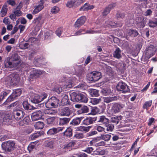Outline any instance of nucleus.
<instances>
[{
	"label": "nucleus",
	"mask_w": 157,
	"mask_h": 157,
	"mask_svg": "<svg viewBox=\"0 0 157 157\" xmlns=\"http://www.w3.org/2000/svg\"><path fill=\"white\" fill-rule=\"evenodd\" d=\"M36 143L35 142L31 143L30 144L28 147V149L29 151L30 152L33 149L35 148Z\"/></svg>",
	"instance_id": "53"
},
{
	"label": "nucleus",
	"mask_w": 157,
	"mask_h": 157,
	"mask_svg": "<svg viewBox=\"0 0 157 157\" xmlns=\"http://www.w3.org/2000/svg\"><path fill=\"white\" fill-rule=\"evenodd\" d=\"M47 96V94L45 93L41 94L40 95L35 94L33 98H31L30 101L33 103H39L46 98Z\"/></svg>",
	"instance_id": "8"
},
{
	"label": "nucleus",
	"mask_w": 157,
	"mask_h": 157,
	"mask_svg": "<svg viewBox=\"0 0 157 157\" xmlns=\"http://www.w3.org/2000/svg\"><path fill=\"white\" fill-rule=\"evenodd\" d=\"M29 121V117L27 116L24 117L22 120L19 121L18 124L20 126H25L28 124Z\"/></svg>",
	"instance_id": "27"
},
{
	"label": "nucleus",
	"mask_w": 157,
	"mask_h": 157,
	"mask_svg": "<svg viewBox=\"0 0 157 157\" xmlns=\"http://www.w3.org/2000/svg\"><path fill=\"white\" fill-rule=\"evenodd\" d=\"M94 8L93 5H90L88 3H86L83 6L81 7L80 9V10H88L92 9Z\"/></svg>",
	"instance_id": "30"
},
{
	"label": "nucleus",
	"mask_w": 157,
	"mask_h": 157,
	"mask_svg": "<svg viewBox=\"0 0 157 157\" xmlns=\"http://www.w3.org/2000/svg\"><path fill=\"white\" fill-rule=\"evenodd\" d=\"M43 73V71L40 70H34L32 72L31 76L33 77L36 78L39 77Z\"/></svg>",
	"instance_id": "28"
},
{
	"label": "nucleus",
	"mask_w": 157,
	"mask_h": 157,
	"mask_svg": "<svg viewBox=\"0 0 157 157\" xmlns=\"http://www.w3.org/2000/svg\"><path fill=\"white\" fill-rule=\"evenodd\" d=\"M101 101L100 98H92L90 100V102L93 105H97Z\"/></svg>",
	"instance_id": "47"
},
{
	"label": "nucleus",
	"mask_w": 157,
	"mask_h": 157,
	"mask_svg": "<svg viewBox=\"0 0 157 157\" xmlns=\"http://www.w3.org/2000/svg\"><path fill=\"white\" fill-rule=\"evenodd\" d=\"M110 12L109 10L106 7L104 10L103 13V15L104 16H106Z\"/></svg>",
	"instance_id": "64"
},
{
	"label": "nucleus",
	"mask_w": 157,
	"mask_h": 157,
	"mask_svg": "<svg viewBox=\"0 0 157 157\" xmlns=\"http://www.w3.org/2000/svg\"><path fill=\"white\" fill-rule=\"evenodd\" d=\"M72 113V111L67 107L62 108L60 111V114L63 116L69 117L71 115Z\"/></svg>",
	"instance_id": "14"
},
{
	"label": "nucleus",
	"mask_w": 157,
	"mask_h": 157,
	"mask_svg": "<svg viewBox=\"0 0 157 157\" xmlns=\"http://www.w3.org/2000/svg\"><path fill=\"white\" fill-rule=\"evenodd\" d=\"M116 88L118 91L125 93L128 92L129 89L127 84L123 82H119L116 86Z\"/></svg>",
	"instance_id": "12"
},
{
	"label": "nucleus",
	"mask_w": 157,
	"mask_h": 157,
	"mask_svg": "<svg viewBox=\"0 0 157 157\" xmlns=\"http://www.w3.org/2000/svg\"><path fill=\"white\" fill-rule=\"evenodd\" d=\"M121 51L119 48H117L113 53V56L118 59H119L121 58Z\"/></svg>",
	"instance_id": "34"
},
{
	"label": "nucleus",
	"mask_w": 157,
	"mask_h": 157,
	"mask_svg": "<svg viewBox=\"0 0 157 157\" xmlns=\"http://www.w3.org/2000/svg\"><path fill=\"white\" fill-rule=\"evenodd\" d=\"M97 117H89L85 119L82 121L83 124L88 125L92 124L97 120Z\"/></svg>",
	"instance_id": "18"
},
{
	"label": "nucleus",
	"mask_w": 157,
	"mask_h": 157,
	"mask_svg": "<svg viewBox=\"0 0 157 157\" xmlns=\"http://www.w3.org/2000/svg\"><path fill=\"white\" fill-rule=\"evenodd\" d=\"M125 13L124 12H121L119 11L117 12V19H123L125 16Z\"/></svg>",
	"instance_id": "54"
},
{
	"label": "nucleus",
	"mask_w": 157,
	"mask_h": 157,
	"mask_svg": "<svg viewBox=\"0 0 157 157\" xmlns=\"http://www.w3.org/2000/svg\"><path fill=\"white\" fill-rule=\"evenodd\" d=\"M21 7L20 6H17V7L13 11V13L11 14L9 17L13 21H15L16 17H18L22 15V12L21 10Z\"/></svg>",
	"instance_id": "11"
},
{
	"label": "nucleus",
	"mask_w": 157,
	"mask_h": 157,
	"mask_svg": "<svg viewBox=\"0 0 157 157\" xmlns=\"http://www.w3.org/2000/svg\"><path fill=\"white\" fill-rule=\"evenodd\" d=\"M77 80V78L75 77H72L69 78L68 82H67L65 84L64 88H70L74 86Z\"/></svg>",
	"instance_id": "16"
},
{
	"label": "nucleus",
	"mask_w": 157,
	"mask_h": 157,
	"mask_svg": "<svg viewBox=\"0 0 157 157\" xmlns=\"http://www.w3.org/2000/svg\"><path fill=\"white\" fill-rule=\"evenodd\" d=\"M121 119V116H116L112 117L111 118V121L112 123H115L117 124L119 123V120Z\"/></svg>",
	"instance_id": "46"
},
{
	"label": "nucleus",
	"mask_w": 157,
	"mask_h": 157,
	"mask_svg": "<svg viewBox=\"0 0 157 157\" xmlns=\"http://www.w3.org/2000/svg\"><path fill=\"white\" fill-rule=\"evenodd\" d=\"M43 134L42 131H40L39 132H37L35 133H34L31 135L30 137L32 139L34 140L40 136L43 135Z\"/></svg>",
	"instance_id": "41"
},
{
	"label": "nucleus",
	"mask_w": 157,
	"mask_h": 157,
	"mask_svg": "<svg viewBox=\"0 0 157 157\" xmlns=\"http://www.w3.org/2000/svg\"><path fill=\"white\" fill-rule=\"evenodd\" d=\"M44 115L43 113L40 110H38L33 113L31 114L33 121H36L42 118Z\"/></svg>",
	"instance_id": "15"
},
{
	"label": "nucleus",
	"mask_w": 157,
	"mask_h": 157,
	"mask_svg": "<svg viewBox=\"0 0 157 157\" xmlns=\"http://www.w3.org/2000/svg\"><path fill=\"white\" fill-rule=\"evenodd\" d=\"M91 128V126H88L87 127L80 126L76 128L75 130L76 131H81L82 132H84L86 133L88 132Z\"/></svg>",
	"instance_id": "24"
},
{
	"label": "nucleus",
	"mask_w": 157,
	"mask_h": 157,
	"mask_svg": "<svg viewBox=\"0 0 157 157\" xmlns=\"http://www.w3.org/2000/svg\"><path fill=\"white\" fill-rule=\"evenodd\" d=\"M145 59H148L152 56L156 51V48L154 46L150 45L146 49Z\"/></svg>",
	"instance_id": "10"
},
{
	"label": "nucleus",
	"mask_w": 157,
	"mask_h": 157,
	"mask_svg": "<svg viewBox=\"0 0 157 157\" xmlns=\"http://www.w3.org/2000/svg\"><path fill=\"white\" fill-rule=\"evenodd\" d=\"M25 114L22 109L16 108L13 110V115L14 119L17 121L22 119Z\"/></svg>",
	"instance_id": "7"
},
{
	"label": "nucleus",
	"mask_w": 157,
	"mask_h": 157,
	"mask_svg": "<svg viewBox=\"0 0 157 157\" xmlns=\"http://www.w3.org/2000/svg\"><path fill=\"white\" fill-rule=\"evenodd\" d=\"M59 9L58 7L56 6H54L51 9V12L53 14H56L58 12Z\"/></svg>",
	"instance_id": "57"
},
{
	"label": "nucleus",
	"mask_w": 157,
	"mask_h": 157,
	"mask_svg": "<svg viewBox=\"0 0 157 157\" xmlns=\"http://www.w3.org/2000/svg\"><path fill=\"white\" fill-rule=\"evenodd\" d=\"M21 89L16 90L9 97L6 101L3 103V105H7L9 102L13 100L18 96H19L21 94Z\"/></svg>",
	"instance_id": "9"
},
{
	"label": "nucleus",
	"mask_w": 157,
	"mask_h": 157,
	"mask_svg": "<svg viewBox=\"0 0 157 157\" xmlns=\"http://www.w3.org/2000/svg\"><path fill=\"white\" fill-rule=\"evenodd\" d=\"M74 137L77 139H82L84 138V136L82 133L76 132Z\"/></svg>",
	"instance_id": "52"
},
{
	"label": "nucleus",
	"mask_w": 157,
	"mask_h": 157,
	"mask_svg": "<svg viewBox=\"0 0 157 157\" xmlns=\"http://www.w3.org/2000/svg\"><path fill=\"white\" fill-rule=\"evenodd\" d=\"M57 113V111L55 109H47L45 111V113L46 114L55 115Z\"/></svg>",
	"instance_id": "48"
},
{
	"label": "nucleus",
	"mask_w": 157,
	"mask_h": 157,
	"mask_svg": "<svg viewBox=\"0 0 157 157\" xmlns=\"http://www.w3.org/2000/svg\"><path fill=\"white\" fill-rule=\"evenodd\" d=\"M92 142L96 147L104 146L105 145V142L103 141L98 140V139L93 140Z\"/></svg>",
	"instance_id": "25"
},
{
	"label": "nucleus",
	"mask_w": 157,
	"mask_h": 157,
	"mask_svg": "<svg viewBox=\"0 0 157 157\" xmlns=\"http://www.w3.org/2000/svg\"><path fill=\"white\" fill-rule=\"evenodd\" d=\"M23 105L24 108L27 110L35 109V108L29 104L27 101H24L23 103Z\"/></svg>",
	"instance_id": "29"
},
{
	"label": "nucleus",
	"mask_w": 157,
	"mask_h": 157,
	"mask_svg": "<svg viewBox=\"0 0 157 157\" xmlns=\"http://www.w3.org/2000/svg\"><path fill=\"white\" fill-rule=\"evenodd\" d=\"M145 22L144 19L143 18H140L139 21L137 24V27L140 28H143L145 26Z\"/></svg>",
	"instance_id": "32"
},
{
	"label": "nucleus",
	"mask_w": 157,
	"mask_h": 157,
	"mask_svg": "<svg viewBox=\"0 0 157 157\" xmlns=\"http://www.w3.org/2000/svg\"><path fill=\"white\" fill-rule=\"evenodd\" d=\"M83 118V117H77L75 118L70 122V124L73 126L78 125L80 123Z\"/></svg>",
	"instance_id": "21"
},
{
	"label": "nucleus",
	"mask_w": 157,
	"mask_h": 157,
	"mask_svg": "<svg viewBox=\"0 0 157 157\" xmlns=\"http://www.w3.org/2000/svg\"><path fill=\"white\" fill-rule=\"evenodd\" d=\"M59 100L55 97H52L46 102V107L48 108L56 107L59 103Z\"/></svg>",
	"instance_id": "5"
},
{
	"label": "nucleus",
	"mask_w": 157,
	"mask_h": 157,
	"mask_svg": "<svg viewBox=\"0 0 157 157\" xmlns=\"http://www.w3.org/2000/svg\"><path fill=\"white\" fill-rule=\"evenodd\" d=\"M89 92L92 96L97 97L99 95L98 91L94 89L89 90Z\"/></svg>",
	"instance_id": "40"
},
{
	"label": "nucleus",
	"mask_w": 157,
	"mask_h": 157,
	"mask_svg": "<svg viewBox=\"0 0 157 157\" xmlns=\"http://www.w3.org/2000/svg\"><path fill=\"white\" fill-rule=\"evenodd\" d=\"M80 113H87L89 111V108L86 105H82L81 109L79 110Z\"/></svg>",
	"instance_id": "45"
},
{
	"label": "nucleus",
	"mask_w": 157,
	"mask_h": 157,
	"mask_svg": "<svg viewBox=\"0 0 157 157\" xmlns=\"http://www.w3.org/2000/svg\"><path fill=\"white\" fill-rule=\"evenodd\" d=\"M105 125V130L107 132H112L114 128V126L113 124H106Z\"/></svg>",
	"instance_id": "44"
},
{
	"label": "nucleus",
	"mask_w": 157,
	"mask_h": 157,
	"mask_svg": "<svg viewBox=\"0 0 157 157\" xmlns=\"http://www.w3.org/2000/svg\"><path fill=\"white\" fill-rule=\"evenodd\" d=\"M20 61H13L12 62L7 61L5 63L4 65L6 68H9L10 70H13L17 68L20 65Z\"/></svg>",
	"instance_id": "6"
},
{
	"label": "nucleus",
	"mask_w": 157,
	"mask_h": 157,
	"mask_svg": "<svg viewBox=\"0 0 157 157\" xmlns=\"http://www.w3.org/2000/svg\"><path fill=\"white\" fill-rule=\"evenodd\" d=\"M109 120L105 116H101L98 118V122L101 123L105 125L109 123Z\"/></svg>",
	"instance_id": "22"
},
{
	"label": "nucleus",
	"mask_w": 157,
	"mask_h": 157,
	"mask_svg": "<svg viewBox=\"0 0 157 157\" xmlns=\"http://www.w3.org/2000/svg\"><path fill=\"white\" fill-rule=\"evenodd\" d=\"M20 77L17 74H12L6 77V81L10 85H16L19 81Z\"/></svg>",
	"instance_id": "3"
},
{
	"label": "nucleus",
	"mask_w": 157,
	"mask_h": 157,
	"mask_svg": "<svg viewBox=\"0 0 157 157\" xmlns=\"http://www.w3.org/2000/svg\"><path fill=\"white\" fill-rule=\"evenodd\" d=\"M86 77L88 80L94 82L101 78V73L97 71L92 72L87 75Z\"/></svg>",
	"instance_id": "4"
},
{
	"label": "nucleus",
	"mask_w": 157,
	"mask_h": 157,
	"mask_svg": "<svg viewBox=\"0 0 157 157\" xmlns=\"http://www.w3.org/2000/svg\"><path fill=\"white\" fill-rule=\"evenodd\" d=\"M86 20V18L85 16H82L79 17L76 21L75 24V26L78 28L83 25Z\"/></svg>",
	"instance_id": "17"
},
{
	"label": "nucleus",
	"mask_w": 157,
	"mask_h": 157,
	"mask_svg": "<svg viewBox=\"0 0 157 157\" xmlns=\"http://www.w3.org/2000/svg\"><path fill=\"white\" fill-rule=\"evenodd\" d=\"M20 104V103L18 101H16L15 102L11 104L8 106L9 108H13L14 107V110L16 108H18L17 107L19 106Z\"/></svg>",
	"instance_id": "51"
},
{
	"label": "nucleus",
	"mask_w": 157,
	"mask_h": 157,
	"mask_svg": "<svg viewBox=\"0 0 157 157\" xmlns=\"http://www.w3.org/2000/svg\"><path fill=\"white\" fill-rule=\"evenodd\" d=\"M7 6L5 5H4L0 11L1 16L2 17L5 16L7 13Z\"/></svg>",
	"instance_id": "37"
},
{
	"label": "nucleus",
	"mask_w": 157,
	"mask_h": 157,
	"mask_svg": "<svg viewBox=\"0 0 157 157\" xmlns=\"http://www.w3.org/2000/svg\"><path fill=\"white\" fill-rule=\"evenodd\" d=\"M63 135L67 137H71L72 136V130L70 128H68L63 132Z\"/></svg>",
	"instance_id": "36"
},
{
	"label": "nucleus",
	"mask_w": 157,
	"mask_h": 157,
	"mask_svg": "<svg viewBox=\"0 0 157 157\" xmlns=\"http://www.w3.org/2000/svg\"><path fill=\"white\" fill-rule=\"evenodd\" d=\"M124 107V105L123 104L116 103L113 104L111 110L113 113L115 114L120 112L121 109Z\"/></svg>",
	"instance_id": "13"
},
{
	"label": "nucleus",
	"mask_w": 157,
	"mask_h": 157,
	"mask_svg": "<svg viewBox=\"0 0 157 157\" xmlns=\"http://www.w3.org/2000/svg\"><path fill=\"white\" fill-rule=\"evenodd\" d=\"M90 114L92 115H95L100 112L99 109L96 107H91Z\"/></svg>",
	"instance_id": "42"
},
{
	"label": "nucleus",
	"mask_w": 157,
	"mask_h": 157,
	"mask_svg": "<svg viewBox=\"0 0 157 157\" xmlns=\"http://www.w3.org/2000/svg\"><path fill=\"white\" fill-rule=\"evenodd\" d=\"M55 128H53L49 129L47 132V133L48 135H53L56 133Z\"/></svg>",
	"instance_id": "63"
},
{
	"label": "nucleus",
	"mask_w": 157,
	"mask_h": 157,
	"mask_svg": "<svg viewBox=\"0 0 157 157\" xmlns=\"http://www.w3.org/2000/svg\"><path fill=\"white\" fill-rule=\"evenodd\" d=\"M33 22L38 26H40L43 23V21L41 19V17L39 16L36 17L33 21Z\"/></svg>",
	"instance_id": "38"
},
{
	"label": "nucleus",
	"mask_w": 157,
	"mask_h": 157,
	"mask_svg": "<svg viewBox=\"0 0 157 157\" xmlns=\"http://www.w3.org/2000/svg\"><path fill=\"white\" fill-rule=\"evenodd\" d=\"M101 93L104 95H107L110 93V90L108 88L104 87L101 89Z\"/></svg>",
	"instance_id": "43"
},
{
	"label": "nucleus",
	"mask_w": 157,
	"mask_h": 157,
	"mask_svg": "<svg viewBox=\"0 0 157 157\" xmlns=\"http://www.w3.org/2000/svg\"><path fill=\"white\" fill-rule=\"evenodd\" d=\"M1 146L5 152L9 154L12 153L17 147V145L14 141L9 140L2 143Z\"/></svg>",
	"instance_id": "2"
},
{
	"label": "nucleus",
	"mask_w": 157,
	"mask_h": 157,
	"mask_svg": "<svg viewBox=\"0 0 157 157\" xmlns=\"http://www.w3.org/2000/svg\"><path fill=\"white\" fill-rule=\"evenodd\" d=\"M34 9L33 12V14H35L38 13L44 8V6L42 4H40L37 6H34Z\"/></svg>",
	"instance_id": "26"
},
{
	"label": "nucleus",
	"mask_w": 157,
	"mask_h": 157,
	"mask_svg": "<svg viewBox=\"0 0 157 157\" xmlns=\"http://www.w3.org/2000/svg\"><path fill=\"white\" fill-rule=\"evenodd\" d=\"M95 128L96 130L99 132H102L103 131H104L105 130L104 128L99 125L96 126L95 127Z\"/></svg>",
	"instance_id": "62"
},
{
	"label": "nucleus",
	"mask_w": 157,
	"mask_h": 157,
	"mask_svg": "<svg viewBox=\"0 0 157 157\" xmlns=\"http://www.w3.org/2000/svg\"><path fill=\"white\" fill-rule=\"evenodd\" d=\"M66 6L67 7L69 8H74L73 0L68 1L66 4Z\"/></svg>",
	"instance_id": "55"
},
{
	"label": "nucleus",
	"mask_w": 157,
	"mask_h": 157,
	"mask_svg": "<svg viewBox=\"0 0 157 157\" xmlns=\"http://www.w3.org/2000/svg\"><path fill=\"white\" fill-rule=\"evenodd\" d=\"M105 26H107L108 28L120 27L122 26L121 24H118L114 22L108 21L105 22Z\"/></svg>",
	"instance_id": "19"
},
{
	"label": "nucleus",
	"mask_w": 157,
	"mask_h": 157,
	"mask_svg": "<svg viewBox=\"0 0 157 157\" xmlns=\"http://www.w3.org/2000/svg\"><path fill=\"white\" fill-rule=\"evenodd\" d=\"M10 90H6L3 92L2 94H0V97L2 100H3L6 96H7L8 94L10 93Z\"/></svg>",
	"instance_id": "56"
},
{
	"label": "nucleus",
	"mask_w": 157,
	"mask_h": 157,
	"mask_svg": "<svg viewBox=\"0 0 157 157\" xmlns=\"http://www.w3.org/2000/svg\"><path fill=\"white\" fill-rule=\"evenodd\" d=\"M71 120L70 118L63 117L59 118V124L60 125H63L68 124Z\"/></svg>",
	"instance_id": "23"
},
{
	"label": "nucleus",
	"mask_w": 157,
	"mask_h": 157,
	"mask_svg": "<svg viewBox=\"0 0 157 157\" xmlns=\"http://www.w3.org/2000/svg\"><path fill=\"white\" fill-rule=\"evenodd\" d=\"M61 103L63 105H67L69 104V100L67 95L65 94L64 96L61 100Z\"/></svg>",
	"instance_id": "31"
},
{
	"label": "nucleus",
	"mask_w": 157,
	"mask_h": 157,
	"mask_svg": "<svg viewBox=\"0 0 157 157\" xmlns=\"http://www.w3.org/2000/svg\"><path fill=\"white\" fill-rule=\"evenodd\" d=\"M36 40V39L35 38H31L28 43H25L24 44V47L25 49H27L29 47H30L31 45H32L33 44H31L30 42H35Z\"/></svg>",
	"instance_id": "33"
},
{
	"label": "nucleus",
	"mask_w": 157,
	"mask_h": 157,
	"mask_svg": "<svg viewBox=\"0 0 157 157\" xmlns=\"http://www.w3.org/2000/svg\"><path fill=\"white\" fill-rule=\"evenodd\" d=\"M151 103L152 101H147L144 105L143 108L144 109H147V107H149L151 105Z\"/></svg>",
	"instance_id": "60"
},
{
	"label": "nucleus",
	"mask_w": 157,
	"mask_h": 157,
	"mask_svg": "<svg viewBox=\"0 0 157 157\" xmlns=\"http://www.w3.org/2000/svg\"><path fill=\"white\" fill-rule=\"evenodd\" d=\"M56 117H54L48 118L47 120V123L48 124H52L55 121Z\"/></svg>",
	"instance_id": "61"
},
{
	"label": "nucleus",
	"mask_w": 157,
	"mask_h": 157,
	"mask_svg": "<svg viewBox=\"0 0 157 157\" xmlns=\"http://www.w3.org/2000/svg\"><path fill=\"white\" fill-rule=\"evenodd\" d=\"M138 34V33L136 30L129 29L128 31V35L132 37H135Z\"/></svg>",
	"instance_id": "35"
},
{
	"label": "nucleus",
	"mask_w": 157,
	"mask_h": 157,
	"mask_svg": "<svg viewBox=\"0 0 157 157\" xmlns=\"http://www.w3.org/2000/svg\"><path fill=\"white\" fill-rule=\"evenodd\" d=\"M148 24L149 26L151 27H154L157 26V19L153 21H149Z\"/></svg>",
	"instance_id": "49"
},
{
	"label": "nucleus",
	"mask_w": 157,
	"mask_h": 157,
	"mask_svg": "<svg viewBox=\"0 0 157 157\" xmlns=\"http://www.w3.org/2000/svg\"><path fill=\"white\" fill-rule=\"evenodd\" d=\"M71 100L74 102L86 103L88 99L86 94L81 93L72 92L70 95Z\"/></svg>",
	"instance_id": "1"
},
{
	"label": "nucleus",
	"mask_w": 157,
	"mask_h": 157,
	"mask_svg": "<svg viewBox=\"0 0 157 157\" xmlns=\"http://www.w3.org/2000/svg\"><path fill=\"white\" fill-rule=\"evenodd\" d=\"M44 127V124L42 122H37L34 124V127L36 129H42Z\"/></svg>",
	"instance_id": "39"
},
{
	"label": "nucleus",
	"mask_w": 157,
	"mask_h": 157,
	"mask_svg": "<svg viewBox=\"0 0 157 157\" xmlns=\"http://www.w3.org/2000/svg\"><path fill=\"white\" fill-rule=\"evenodd\" d=\"M119 97L118 96H109L107 97H105L104 98V101L107 103H109L113 101L117 100L119 98Z\"/></svg>",
	"instance_id": "20"
},
{
	"label": "nucleus",
	"mask_w": 157,
	"mask_h": 157,
	"mask_svg": "<svg viewBox=\"0 0 157 157\" xmlns=\"http://www.w3.org/2000/svg\"><path fill=\"white\" fill-rule=\"evenodd\" d=\"M52 90L56 92L58 94H59L62 91V89L59 86H56L54 88L52 89Z\"/></svg>",
	"instance_id": "58"
},
{
	"label": "nucleus",
	"mask_w": 157,
	"mask_h": 157,
	"mask_svg": "<svg viewBox=\"0 0 157 157\" xmlns=\"http://www.w3.org/2000/svg\"><path fill=\"white\" fill-rule=\"evenodd\" d=\"M63 30L62 28L61 27L59 28L56 30V34L58 36L60 37L63 32Z\"/></svg>",
	"instance_id": "59"
},
{
	"label": "nucleus",
	"mask_w": 157,
	"mask_h": 157,
	"mask_svg": "<svg viewBox=\"0 0 157 157\" xmlns=\"http://www.w3.org/2000/svg\"><path fill=\"white\" fill-rule=\"evenodd\" d=\"M101 137L105 141H108L111 137V135L109 134H103L101 136Z\"/></svg>",
	"instance_id": "50"
}]
</instances>
